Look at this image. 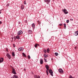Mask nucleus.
<instances>
[{
	"mask_svg": "<svg viewBox=\"0 0 78 78\" xmlns=\"http://www.w3.org/2000/svg\"><path fill=\"white\" fill-rule=\"evenodd\" d=\"M45 67L47 70L46 71V73L47 75H48V70H49V66L48 65H45Z\"/></svg>",
	"mask_w": 78,
	"mask_h": 78,
	"instance_id": "f257e3e1",
	"label": "nucleus"
},
{
	"mask_svg": "<svg viewBox=\"0 0 78 78\" xmlns=\"http://www.w3.org/2000/svg\"><path fill=\"white\" fill-rule=\"evenodd\" d=\"M44 53H47V51H46V50L45 49L44 50Z\"/></svg>",
	"mask_w": 78,
	"mask_h": 78,
	"instance_id": "393cba45",
	"label": "nucleus"
},
{
	"mask_svg": "<svg viewBox=\"0 0 78 78\" xmlns=\"http://www.w3.org/2000/svg\"><path fill=\"white\" fill-rule=\"evenodd\" d=\"M37 78H40V76H38Z\"/></svg>",
	"mask_w": 78,
	"mask_h": 78,
	"instance_id": "2f4dec72",
	"label": "nucleus"
},
{
	"mask_svg": "<svg viewBox=\"0 0 78 78\" xmlns=\"http://www.w3.org/2000/svg\"><path fill=\"white\" fill-rule=\"evenodd\" d=\"M43 62H44L43 61V60H42V59H41L40 60V62L41 64H43Z\"/></svg>",
	"mask_w": 78,
	"mask_h": 78,
	"instance_id": "f8f14e48",
	"label": "nucleus"
},
{
	"mask_svg": "<svg viewBox=\"0 0 78 78\" xmlns=\"http://www.w3.org/2000/svg\"><path fill=\"white\" fill-rule=\"evenodd\" d=\"M24 71H26V69L24 68Z\"/></svg>",
	"mask_w": 78,
	"mask_h": 78,
	"instance_id": "e433bc0d",
	"label": "nucleus"
},
{
	"mask_svg": "<svg viewBox=\"0 0 78 78\" xmlns=\"http://www.w3.org/2000/svg\"><path fill=\"white\" fill-rule=\"evenodd\" d=\"M2 22L1 21H0V24H2Z\"/></svg>",
	"mask_w": 78,
	"mask_h": 78,
	"instance_id": "c9c22d12",
	"label": "nucleus"
},
{
	"mask_svg": "<svg viewBox=\"0 0 78 78\" xmlns=\"http://www.w3.org/2000/svg\"><path fill=\"white\" fill-rule=\"evenodd\" d=\"M35 26V25H34V23H33V24H32V27H34Z\"/></svg>",
	"mask_w": 78,
	"mask_h": 78,
	"instance_id": "4be33fe9",
	"label": "nucleus"
},
{
	"mask_svg": "<svg viewBox=\"0 0 78 78\" xmlns=\"http://www.w3.org/2000/svg\"><path fill=\"white\" fill-rule=\"evenodd\" d=\"M47 51L48 53H49L50 51V49H49V48H48L47 50Z\"/></svg>",
	"mask_w": 78,
	"mask_h": 78,
	"instance_id": "f3484780",
	"label": "nucleus"
},
{
	"mask_svg": "<svg viewBox=\"0 0 78 78\" xmlns=\"http://www.w3.org/2000/svg\"><path fill=\"white\" fill-rule=\"evenodd\" d=\"M44 60L45 62H47V59H46V58H44Z\"/></svg>",
	"mask_w": 78,
	"mask_h": 78,
	"instance_id": "cd10ccee",
	"label": "nucleus"
},
{
	"mask_svg": "<svg viewBox=\"0 0 78 78\" xmlns=\"http://www.w3.org/2000/svg\"><path fill=\"white\" fill-rule=\"evenodd\" d=\"M12 56H15V54H14V53L13 52L12 53Z\"/></svg>",
	"mask_w": 78,
	"mask_h": 78,
	"instance_id": "aec40b11",
	"label": "nucleus"
},
{
	"mask_svg": "<svg viewBox=\"0 0 78 78\" xmlns=\"http://www.w3.org/2000/svg\"><path fill=\"white\" fill-rule=\"evenodd\" d=\"M12 73H13V74H14L15 75H16V70L14 68L12 67Z\"/></svg>",
	"mask_w": 78,
	"mask_h": 78,
	"instance_id": "20e7f679",
	"label": "nucleus"
},
{
	"mask_svg": "<svg viewBox=\"0 0 78 78\" xmlns=\"http://www.w3.org/2000/svg\"><path fill=\"white\" fill-rule=\"evenodd\" d=\"M24 5H26V1H24Z\"/></svg>",
	"mask_w": 78,
	"mask_h": 78,
	"instance_id": "c85d7f7f",
	"label": "nucleus"
},
{
	"mask_svg": "<svg viewBox=\"0 0 78 78\" xmlns=\"http://www.w3.org/2000/svg\"><path fill=\"white\" fill-rule=\"evenodd\" d=\"M18 78V76L16 75H14L13 77H11V78Z\"/></svg>",
	"mask_w": 78,
	"mask_h": 78,
	"instance_id": "ddd939ff",
	"label": "nucleus"
},
{
	"mask_svg": "<svg viewBox=\"0 0 78 78\" xmlns=\"http://www.w3.org/2000/svg\"><path fill=\"white\" fill-rule=\"evenodd\" d=\"M58 71L59 73H64L63 70H62V69H59L58 70Z\"/></svg>",
	"mask_w": 78,
	"mask_h": 78,
	"instance_id": "423d86ee",
	"label": "nucleus"
},
{
	"mask_svg": "<svg viewBox=\"0 0 78 78\" xmlns=\"http://www.w3.org/2000/svg\"><path fill=\"white\" fill-rule=\"evenodd\" d=\"M49 73H50L51 76H53V72L52 70H51V69L50 70H49Z\"/></svg>",
	"mask_w": 78,
	"mask_h": 78,
	"instance_id": "f03ea898",
	"label": "nucleus"
},
{
	"mask_svg": "<svg viewBox=\"0 0 78 78\" xmlns=\"http://www.w3.org/2000/svg\"><path fill=\"white\" fill-rule=\"evenodd\" d=\"M13 45L14 47H16V45H15V44H13Z\"/></svg>",
	"mask_w": 78,
	"mask_h": 78,
	"instance_id": "7c9ffc66",
	"label": "nucleus"
},
{
	"mask_svg": "<svg viewBox=\"0 0 78 78\" xmlns=\"http://www.w3.org/2000/svg\"><path fill=\"white\" fill-rule=\"evenodd\" d=\"M3 62V58H0V62Z\"/></svg>",
	"mask_w": 78,
	"mask_h": 78,
	"instance_id": "9d476101",
	"label": "nucleus"
},
{
	"mask_svg": "<svg viewBox=\"0 0 78 78\" xmlns=\"http://www.w3.org/2000/svg\"><path fill=\"white\" fill-rule=\"evenodd\" d=\"M2 13V12H1V11H0V14H1Z\"/></svg>",
	"mask_w": 78,
	"mask_h": 78,
	"instance_id": "58836bf2",
	"label": "nucleus"
},
{
	"mask_svg": "<svg viewBox=\"0 0 78 78\" xmlns=\"http://www.w3.org/2000/svg\"><path fill=\"white\" fill-rule=\"evenodd\" d=\"M45 2H47V4H49V2H50V0H44Z\"/></svg>",
	"mask_w": 78,
	"mask_h": 78,
	"instance_id": "1a4fd4ad",
	"label": "nucleus"
},
{
	"mask_svg": "<svg viewBox=\"0 0 78 78\" xmlns=\"http://www.w3.org/2000/svg\"><path fill=\"white\" fill-rule=\"evenodd\" d=\"M69 20H68L66 21V23H69Z\"/></svg>",
	"mask_w": 78,
	"mask_h": 78,
	"instance_id": "bb28decb",
	"label": "nucleus"
},
{
	"mask_svg": "<svg viewBox=\"0 0 78 78\" xmlns=\"http://www.w3.org/2000/svg\"><path fill=\"white\" fill-rule=\"evenodd\" d=\"M75 49H76V47H75Z\"/></svg>",
	"mask_w": 78,
	"mask_h": 78,
	"instance_id": "ea45409f",
	"label": "nucleus"
},
{
	"mask_svg": "<svg viewBox=\"0 0 78 78\" xmlns=\"http://www.w3.org/2000/svg\"><path fill=\"white\" fill-rule=\"evenodd\" d=\"M21 8L22 9H23L24 8V6H23V5H22L21 7Z\"/></svg>",
	"mask_w": 78,
	"mask_h": 78,
	"instance_id": "dca6fc26",
	"label": "nucleus"
},
{
	"mask_svg": "<svg viewBox=\"0 0 78 78\" xmlns=\"http://www.w3.org/2000/svg\"><path fill=\"white\" fill-rule=\"evenodd\" d=\"M22 55H23V56H24V57H26V55H25V53H23Z\"/></svg>",
	"mask_w": 78,
	"mask_h": 78,
	"instance_id": "a211bd4d",
	"label": "nucleus"
},
{
	"mask_svg": "<svg viewBox=\"0 0 78 78\" xmlns=\"http://www.w3.org/2000/svg\"><path fill=\"white\" fill-rule=\"evenodd\" d=\"M78 34V31H76V32H75L74 35L75 36H77Z\"/></svg>",
	"mask_w": 78,
	"mask_h": 78,
	"instance_id": "4468645a",
	"label": "nucleus"
},
{
	"mask_svg": "<svg viewBox=\"0 0 78 78\" xmlns=\"http://www.w3.org/2000/svg\"><path fill=\"white\" fill-rule=\"evenodd\" d=\"M58 53L56 52L55 53V55L56 56H58Z\"/></svg>",
	"mask_w": 78,
	"mask_h": 78,
	"instance_id": "5701e85b",
	"label": "nucleus"
},
{
	"mask_svg": "<svg viewBox=\"0 0 78 78\" xmlns=\"http://www.w3.org/2000/svg\"><path fill=\"white\" fill-rule=\"evenodd\" d=\"M70 20L71 21H73V19H70Z\"/></svg>",
	"mask_w": 78,
	"mask_h": 78,
	"instance_id": "f704fd0d",
	"label": "nucleus"
},
{
	"mask_svg": "<svg viewBox=\"0 0 78 78\" xmlns=\"http://www.w3.org/2000/svg\"><path fill=\"white\" fill-rule=\"evenodd\" d=\"M62 11L65 13V14H68V12L67 11V10L66 9H62Z\"/></svg>",
	"mask_w": 78,
	"mask_h": 78,
	"instance_id": "7ed1b4c3",
	"label": "nucleus"
},
{
	"mask_svg": "<svg viewBox=\"0 0 78 78\" xmlns=\"http://www.w3.org/2000/svg\"><path fill=\"white\" fill-rule=\"evenodd\" d=\"M64 26L65 28H66V23H64Z\"/></svg>",
	"mask_w": 78,
	"mask_h": 78,
	"instance_id": "b1692460",
	"label": "nucleus"
},
{
	"mask_svg": "<svg viewBox=\"0 0 78 78\" xmlns=\"http://www.w3.org/2000/svg\"><path fill=\"white\" fill-rule=\"evenodd\" d=\"M28 59H30V55L28 56Z\"/></svg>",
	"mask_w": 78,
	"mask_h": 78,
	"instance_id": "c756f323",
	"label": "nucleus"
},
{
	"mask_svg": "<svg viewBox=\"0 0 78 78\" xmlns=\"http://www.w3.org/2000/svg\"><path fill=\"white\" fill-rule=\"evenodd\" d=\"M6 51H8V49L6 50Z\"/></svg>",
	"mask_w": 78,
	"mask_h": 78,
	"instance_id": "a19ab883",
	"label": "nucleus"
},
{
	"mask_svg": "<svg viewBox=\"0 0 78 78\" xmlns=\"http://www.w3.org/2000/svg\"><path fill=\"white\" fill-rule=\"evenodd\" d=\"M23 33V32L21 30H20L17 33V34L18 35H20L21 34H22Z\"/></svg>",
	"mask_w": 78,
	"mask_h": 78,
	"instance_id": "0eeeda50",
	"label": "nucleus"
},
{
	"mask_svg": "<svg viewBox=\"0 0 78 78\" xmlns=\"http://www.w3.org/2000/svg\"><path fill=\"white\" fill-rule=\"evenodd\" d=\"M6 56H7V57H8L9 59H10L11 58V55H9V54L8 53H7Z\"/></svg>",
	"mask_w": 78,
	"mask_h": 78,
	"instance_id": "39448f33",
	"label": "nucleus"
},
{
	"mask_svg": "<svg viewBox=\"0 0 78 78\" xmlns=\"http://www.w3.org/2000/svg\"><path fill=\"white\" fill-rule=\"evenodd\" d=\"M18 50L20 51H22L23 50V48L22 47H20V48H19Z\"/></svg>",
	"mask_w": 78,
	"mask_h": 78,
	"instance_id": "6e6552de",
	"label": "nucleus"
},
{
	"mask_svg": "<svg viewBox=\"0 0 78 78\" xmlns=\"http://www.w3.org/2000/svg\"><path fill=\"white\" fill-rule=\"evenodd\" d=\"M34 78H37V75H34Z\"/></svg>",
	"mask_w": 78,
	"mask_h": 78,
	"instance_id": "a878e982",
	"label": "nucleus"
},
{
	"mask_svg": "<svg viewBox=\"0 0 78 78\" xmlns=\"http://www.w3.org/2000/svg\"><path fill=\"white\" fill-rule=\"evenodd\" d=\"M9 5V4H8L7 5V6H8Z\"/></svg>",
	"mask_w": 78,
	"mask_h": 78,
	"instance_id": "473e14b6",
	"label": "nucleus"
},
{
	"mask_svg": "<svg viewBox=\"0 0 78 78\" xmlns=\"http://www.w3.org/2000/svg\"><path fill=\"white\" fill-rule=\"evenodd\" d=\"M44 57H45V58H47V57H48V55H45V54H44Z\"/></svg>",
	"mask_w": 78,
	"mask_h": 78,
	"instance_id": "412c9836",
	"label": "nucleus"
},
{
	"mask_svg": "<svg viewBox=\"0 0 78 78\" xmlns=\"http://www.w3.org/2000/svg\"><path fill=\"white\" fill-rule=\"evenodd\" d=\"M62 24H59V25L60 26H62Z\"/></svg>",
	"mask_w": 78,
	"mask_h": 78,
	"instance_id": "72a5a7b5",
	"label": "nucleus"
},
{
	"mask_svg": "<svg viewBox=\"0 0 78 78\" xmlns=\"http://www.w3.org/2000/svg\"><path fill=\"white\" fill-rule=\"evenodd\" d=\"M16 39H19L20 38V36L19 35H17L16 36Z\"/></svg>",
	"mask_w": 78,
	"mask_h": 78,
	"instance_id": "6ab92c4d",
	"label": "nucleus"
},
{
	"mask_svg": "<svg viewBox=\"0 0 78 78\" xmlns=\"http://www.w3.org/2000/svg\"><path fill=\"white\" fill-rule=\"evenodd\" d=\"M28 31L29 34H31V33H32V31L31 30H28Z\"/></svg>",
	"mask_w": 78,
	"mask_h": 78,
	"instance_id": "9b49d317",
	"label": "nucleus"
},
{
	"mask_svg": "<svg viewBox=\"0 0 78 78\" xmlns=\"http://www.w3.org/2000/svg\"><path fill=\"white\" fill-rule=\"evenodd\" d=\"M38 45L39 46V44H36L34 45V47H35V48H36V47H37Z\"/></svg>",
	"mask_w": 78,
	"mask_h": 78,
	"instance_id": "2eb2a0df",
	"label": "nucleus"
},
{
	"mask_svg": "<svg viewBox=\"0 0 78 78\" xmlns=\"http://www.w3.org/2000/svg\"><path fill=\"white\" fill-rule=\"evenodd\" d=\"M37 22H38V23H39V21H37Z\"/></svg>",
	"mask_w": 78,
	"mask_h": 78,
	"instance_id": "4c0bfd02",
	"label": "nucleus"
}]
</instances>
